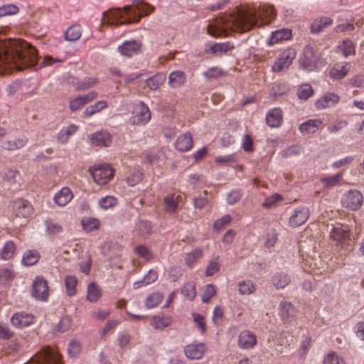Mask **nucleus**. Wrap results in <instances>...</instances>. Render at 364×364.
Returning <instances> with one entry per match:
<instances>
[{"instance_id":"nucleus-1","label":"nucleus","mask_w":364,"mask_h":364,"mask_svg":"<svg viewBox=\"0 0 364 364\" xmlns=\"http://www.w3.org/2000/svg\"><path fill=\"white\" fill-rule=\"evenodd\" d=\"M274 16L275 11L272 6H246L240 9L237 14L209 21L207 33L213 37L227 36L232 31L242 33L269 23Z\"/></svg>"},{"instance_id":"nucleus-2","label":"nucleus","mask_w":364,"mask_h":364,"mask_svg":"<svg viewBox=\"0 0 364 364\" xmlns=\"http://www.w3.org/2000/svg\"><path fill=\"white\" fill-rule=\"evenodd\" d=\"M36 49L28 42L18 39L0 41V74L11 70L33 68L38 62Z\"/></svg>"},{"instance_id":"nucleus-3","label":"nucleus","mask_w":364,"mask_h":364,"mask_svg":"<svg viewBox=\"0 0 364 364\" xmlns=\"http://www.w3.org/2000/svg\"><path fill=\"white\" fill-rule=\"evenodd\" d=\"M134 10L132 6H126L124 9H112L104 14L103 21L109 25L127 24L134 21Z\"/></svg>"},{"instance_id":"nucleus-4","label":"nucleus","mask_w":364,"mask_h":364,"mask_svg":"<svg viewBox=\"0 0 364 364\" xmlns=\"http://www.w3.org/2000/svg\"><path fill=\"white\" fill-rule=\"evenodd\" d=\"M26 364H63V362L57 348L45 346L36 352Z\"/></svg>"},{"instance_id":"nucleus-5","label":"nucleus","mask_w":364,"mask_h":364,"mask_svg":"<svg viewBox=\"0 0 364 364\" xmlns=\"http://www.w3.org/2000/svg\"><path fill=\"white\" fill-rule=\"evenodd\" d=\"M89 171L95 182L99 186L109 183L114 174V170L107 164L92 166Z\"/></svg>"},{"instance_id":"nucleus-6","label":"nucleus","mask_w":364,"mask_h":364,"mask_svg":"<svg viewBox=\"0 0 364 364\" xmlns=\"http://www.w3.org/2000/svg\"><path fill=\"white\" fill-rule=\"evenodd\" d=\"M350 230L348 225L337 224L333 226L329 232V237L335 242V245L344 247L350 241Z\"/></svg>"},{"instance_id":"nucleus-7","label":"nucleus","mask_w":364,"mask_h":364,"mask_svg":"<svg viewBox=\"0 0 364 364\" xmlns=\"http://www.w3.org/2000/svg\"><path fill=\"white\" fill-rule=\"evenodd\" d=\"M296 56V51L293 48H288L281 51L272 65V70L274 73H279L288 68Z\"/></svg>"},{"instance_id":"nucleus-8","label":"nucleus","mask_w":364,"mask_h":364,"mask_svg":"<svg viewBox=\"0 0 364 364\" xmlns=\"http://www.w3.org/2000/svg\"><path fill=\"white\" fill-rule=\"evenodd\" d=\"M342 205L351 210H359L363 203V195L357 190L351 189L341 198Z\"/></svg>"},{"instance_id":"nucleus-9","label":"nucleus","mask_w":364,"mask_h":364,"mask_svg":"<svg viewBox=\"0 0 364 364\" xmlns=\"http://www.w3.org/2000/svg\"><path fill=\"white\" fill-rule=\"evenodd\" d=\"M31 295L39 301L48 300L50 293L48 282L41 276L36 277L33 282Z\"/></svg>"},{"instance_id":"nucleus-10","label":"nucleus","mask_w":364,"mask_h":364,"mask_svg":"<svg viewBox=\"0 0 364 364\" xmlns=\"http://www.w3.org/2000/svg\"><path fill=\"white\" fill-rule=\"evenodd\" d=\"M289 337H291V336L289 332L281 333L279 338L276 332H272L267 338L269 347L278 353H281L282 352V346L290 345V342L288 340Z\"/></svg>"},{"instance_id":"nucleus-11","label":"nucleus","mask_w":364,"mask_h":364,"mask_svg":"<svg viewBox=\"0 0 364 364\" xmlns=\"http://www.w3.org/2000/svg\"><path fill=\"white\" fill-rule=\"evenodd\" d=\"M9 208L12 214L18 218H28L31 215L33 210L30 203L22 198H17L13 200L9 205Z\"/></svg>"},{"instance_id":"nucleus-12","label":"nucleus","mask_w":364,"mask_h":364,"mask_svg":"<svg viewBox=\"0 0 364 364\" xmlns=\"http://www.w3.org/2000/svg\"><path fill=\"white\" fill-rule=\"evenodd\" d=\"M340 96L333 92H326L315 102V107L318 110L334 107L340 102Z\"/></svg>"},{"instance_id":"nucleus-13","label":"nucleus","mask_w":364,"mask_h":364,"mask_svg":"<svg viewBox=\"0 0 364 364\" xmlns=\"http://www.w3.org/2000/svg\"><path fill=\"white\" fill-rule=\"evenodd\" d=\"M310 211L308 207L299 206L294 210L289 217V222L292 227H299L304 224L309 218Z\"/></svg>"},{"instance_id":"nucleus-14","label":"nucleus","mask_w":364,"mask_h":364,"mask_svg":"<svg viewBox=\"0 0 364 364\" xmlns=\"http://www.w3.org/2000/svg\"><path fill=\"white\" fill-rule=\"evenodd\" d=\"M318 61V56L314 53L313 48L306 46L303 51V56L301 58V64L308 70H314Z\"/></svg>"},{"instance_id":"nucleus-15","label":"nucleus","mask_w":364,"mask_h":364,"mask_svg":"<svg viewBox=\"0 0 364 364\" xmlns=\"http://www.w3.org/2000/svg\"><path fill=\"white\" fill-rule=\"evenodd\" d=\"M206 351V347L202 343H193L187 345L184 348L186 357L192 360L200 359Z\"/></svg>"},{"instance_id":"nucleus-16","label":"nucleus","mask_w":364,"mask_h":364,"mask_svg":"<svg viewBox=\"0 0 364 364\" xmlns=\"http://www.w3.org/2000/svg\"><path fill=\"white\" fill-rule=\"evenodd\" d=\"M257 344V337L250 331L244 330L238 336V346L241 349H251Z\"/></svg>"},{"instance_id":"nucleus-17","label":"nucleus","mask_w":364,"mask_h":364,"mask_svg":"<svg viewBox=\"0 0 364 364\" xmlns=\"http://www.w3.org/2000/svg\"><path fill=\"white\" fill-rule=\"evenodd\" d=\"M97 97V92L95 91H91L85 95H79L70 100L69 107L73 112L77 111Z\"/></svg>"},{"instance_id":"nucleus-18","label":"nucleus","mask_w":364,"mask_h":364,"mask_svg":"<svg viewBox=\"0 0 364 364\" xmlns=\"http://www.w3.org/2000/svg\"><path fill=\"white\" fill-rule=\"evenodd\" d=\"M28 141V138L25 136L16 139H6L1 141V147L3 149L14 151L23 148Z\"/></svg>"},{"instance_id":"nucleus-19","label":"nucleus","mask_w":364,"mask_h":364,"mask_svg":"<svg viewBox=\"0 0 364 364\" xmlns=\"http://www.w3.org/2000/svg\"><path fill=\"white\" fill-rule=\"evenodd\" d=\"M73 197L74 195L70 188L65 186L54 195L53 201L57 205L64 207L73 200Z\"/></svg>"},{"instance_id":"nucleus-20","label":"nucleus","mask_w":364,"mask_h":364,"mask_svg":"<svg viewBox=\"0 0 364 364\" xmlns=\"http://www.w3.org/2000/svg\"><path fill=\"white\" fill-rule=\"evenodd\" d=\"M279 314L284 322H290L296 316V309L290 302L282 301L279 304Z\"/></svg>"},{"instance_id":"nucleus-21","label":"nucleus","mask_w":364,"mask_h":364,"mask_svg":"<svg viewBox=\"0 0 364 364\" xmlns=\"http://www.w3.org/2000/svg\"><path fill=\"white\" fill-rule=\"evenodd\" d=\"M323 127L321 119H311L301 124L299 129L302 134H314Z\"/></svg>"},{"instance_id":"nucleus-22","label":"nucleus","mask_w":364,"mask_h":364,"mask_svg":"<svg viewBox=\"0 0 364 364\" xmlns=\"http://www.w3.org/2000/svg\"><path fill=\"white\" fill-rule=\"evenodd\" d=\"M11 323L18 328H23L32 324L34 321V317L27 313H16L11 318Z\"/></svg>"},{"instance_id":"nucleus-23","label":"nucleus","mask_w":364,"mask_h":364,"mask_svg":"<svg viewBox=\"0 0 364 364\" xmlns=\"http://www.w3.org/2000/svg\"><path fill=\"white\" fill-rule=\"evenodd\" d=\"M91 143L95 146H109L112 142V136L106 130H101L92 134L90 137Z\"/></svg>"},{"instance_id":"nucleus-24","label":"nucleus","mask_w":364,"mask_h":364,"mask_svg":"<svg viewBox=\"0 0 364 364\" xmlns=\"http://www.w3.org/2000/svg\"><path fill=\"white\" fill-rule=\"evenodd\" d=\"M343 176V171L331 176L323 174L321 176L320 181L325 189L329 190L341 185Z\"/></svg>"},{"instance_id":"nucleus-25","label":"nucleus","mask_w":364,"mask_h":364,"mask_svg":"<svg viewBox=\"0 0 364 364\" xmlns=\"http://www.w3.org/2000/svg\"><path fill=\"white\" fill-rule=\"evenodd\" d=\"M350 71L349 63H337L329 70V75L333 80L343 79Z\"/></svg>"},{"instance_id":"nucleus-26","label":"nucleus","mask_w":364,"mask_h":364,"mask_svg":"<svg viewBox=\"0 0 364 364\" xmlns=\"http://www.w3.org/2000/svg\"><path fill=\"white\" fill-rule=\"evenodd\" d=\"M175 146L182 152L189 151L193 146V137L191 133L186 132L180 135L176 141Z\"/></svg>"},{"instance_id":"nucleus-27","label":"nucleus","mask_w":364,"mask_h":364,"mask_svg":"<svg viewBox=\"0 0 364 364\" xmlns=\"http://www.w3.org/2000/svg\"><path fill=\"white\" fill-rule=\"evenodd\" d=\"M283 120L282 111L280 108H274L268 112L266 115L267 124L271 127H279Z\"/></svg>"},{"instance_id":"nucleus-28","label":"nucleus","mask_w":364,"mask_h":364,"mask_svg":"<svg viewBox=\"0 0 364 364\" xmlns=\"http://www.w3.org/2000/svg\"><path fill=\"white\" fill-rule=\"evenodd\" d=\"M181 199V196L176 193L166 196L164 199L165 211L170 214L175 213Z\"/></svg>"},{"instance_id":"nucleus-29","label":"nucleus","mask_w":364,"mask_h":364,"mask_svg":"<svg viewBox=\"0 0 364 364\" xmlns=\"http://www.w3.org/2000/svg\"><path fill=\"white\" fill-rule=\"evenodd\" d=\"M291 37V31L287 28H282L272 32L268 44L269 46L274 45L282 41L290 39Z\"/></svg>"},{"instance_id":"nucleus-30","label":"nucleus","mask_w":364,"mask_h":364,"mask_svg":"<svg viewBox=\"0 0 364 364\" xmlns=\"http://www.w3.org/2000/svg\"><path fill=\"white\" fill-rule=\"evenodd\" d=\"M186 82V76L183 71H173L168 76V84L172 88H178L183 85Z\"/></svg>"},{"instance_id":"nucleus-31","label":"nucleus","mask_w":364,"mask_h":364,"mask_svg":"<svg viewBox=\"0 0 364 364\" xmlns=\"http://www.w3.org/2000/svg\"><path fill=\"white\" fill-rule=\"evenodd\" d=\"M78 130V126L75 124H70L67 127H63L57 135L58 142L61 144L67 143L70 136L74 135Z\"/></svg>"},{"instance_id":"nucleus-32","label":"nucleus","mask_w":364,"mask_h":364,"mask_svg":"<svg viewBox=\"0 0 364 364\" xmlns=\"http://www.w3.org/2000/svg\"><path fill=\"white\" fill-rule=\"evenodd\" d=\"M336 52L341 53L345 58H348L355 54V46L352 41L346 39L337 46Z\"/></svg>"},{"instance_id":"nucleus-33","label":"nucleus","mask_w":364,"mask_h":364,"mask_svg":"<svg viewBox=\"0 0 364 364\" xmlns=\"http://www.w3.org/2000/svg\"><path fill=\"white\" fill-rule=\"evenodd\" d=\"M166 156L163 150L152 151L146 155V161L150 164L161 166L165 163Z\"/></svg>"},{"instance_id":"nucleus-34","label":"nucleus","mask_w":364,"mask_h":364,"mask_svg":"<svg viewBox=\"0 0 364 364\" xmlns=\"http://www.w3.org/2000/svg\"><path fill=\"white\" fill-rule=\"evenodd\" d=\"M118 51L122 55L131 58L136 53V42L134 40L127 41L118 47Z\"/></svg>"},{"instance_id":"nucleus-35","label":"nucleus","mask_w":364,"mask_h":364,"mask_svg":"<svg viewBox=\"0 0 364 364\" xmlns=\"http://www.w3.org/2000/svg\"><path fill=\"white\" fill-rule=\"evenodd\" d=\"M16 250V247L15 243L11 240L6 241L3 247L0 250V259L1 260L12 259L14 257Z\"/></svg>"},{"instance_id":"nucleus-36","label":"nucleus","mask_w":364,"mask_h":364,"mask_svg":"<svg viewBox=\"0 0 364 364\" xmlns=\"http://www.w3.org/2000/svg\"><path fill=\"white\" fill-rule=\"evenodd\" d=\"M151 112L142 102L138 104V125H144L151 119Z\"/></svg>"},{"instance_id":"nucleus-37","label":"nucleus","mask_w":364,"mask_h":364,"mask_svg":"<svg viewBox=\"0 0 364 364\" xmlns=\"http://www.w3.org/2000/svg\"><path fill=\"white\" fill-rule=\"evenodd\" d=\"M64 284L66 294L68 296H73L77 294V279L75 276H67L65 277Z\"/></svg>"},{"instance_id":"nucleus-38","label":"nucleus","mask_w":364,"mask_h":364,"mask_svg":"<svg viewBox=\"0 0 364 364\" xmlns=\"http://www.w3.org/2000/svg\"><path fill=\"white\" fill-rule=\"evenodd\" d=\"M290 282V278L287 273L279 272L272 277V283L277 289H283Z\"/></svg>"},{"instance_id":"nucleus-39","label":"nucleus","mask_w":364,"mask_h":364,"mask_svg":"<svg viewBox=\"0 0 364 364\" xmlns=\"http://www.w3.org/2000/svg\"><path fill=\"white\" fill-rule=\"evenodd\" d=\"M40 259V255L37 250L26 251L22 258L21 262L25 266H31L35 264Z\"/></svg>"},{"instance_id":"nucleus-40","label":"nucleus","mask_w":364,"mask_h":364,"mask_svg":"<svg viewBox=\"0 0 364 364\" xmlns=\"http://www.w3.org/2000/svg\"><path fill=\"white\" fill-rule=\"evenodd\" d=\"M82 35V29L80 25H73L65 31V38L68 41H75L78 40Z\"/></svg>"},{"instance_id":"nucleus-41","label":"nucleus","mask_w":364,"mask_h":364,"mask_svg":"<svg viewBox=\"0 0 364 364\" xmlns=\"http://www.w3.org/2000/svg\"><path fill=\"white\" fill-rule=\"evenodd\" d=\"M203 255V250L200 248H196L191 252H188L185 258L186 264L189 267L192 268L195 262L201 258Z\"/></svg>"},{"instance_id":"nucleus-42","label":"nucleus","mask_w":364,"mask_h":364,"mask_svg":"<svg viewBox=\"0 0 364 364\" xmlns=\"http://www.w3.org/2000/svg\"><path fill=\"white\" fill-rule=\"evenodd\" d=\"M97 82V78L92 77H87L82 80H79L76 82H73L77 90H87L94 86Z\"/></svg>"},{"instance_id":"nucleus-43","label":"nucleus","mask_w":364,"mask_h":364,"mask_svg":"<svg viewBox=\"0 0 364 364\" xmlns=\"http://www.w3.org/2000/svg\"><path fill=\"white\" fill-rule=\"evenodd\" d=\"M164 295L159 292H153L147 296L145 300V306L148 309L154 308L163 300Z\"/></svg>"},{"instance_id":"nucleus-44","label":"nucleus","mask_w":364,"mask_h":364,"mask_svg":"<svg viewBox=\"0 0 364 364\" xmlns=\"http://www.w3.org/2000/svg\"><path fill=\"white\" fill-rule=\"evenodd\" d=\"M101 291L94 282L90 283L87 289V299L90 302L97 301L101 296Z\"/></svg>"},{"instance_id":"nucleus-45","label":"nucleus","mask_w":364,"mask_h":364,"mask_svg":"<svg viewBox=\"0 0 364 364\" xmlns=\"http://www.w3.org/2000/svg\"><path fill=\"white\" fill-rule=\"evenodd\" d=\"M107 107V104L104 100L97 102L95 104L88 106L84 111V115L90 117L95 113Z\"/></svg>"},{"instance_id":"nucleus-46","label":"nucleus","mask_w":364,"mask_h":364,"mask_svg":"<svg viewBox=\"0 0 364 364\" xmlns=\"http://www.w3.org/2000/svg\"><path fill=\"white\" fill-rule=\"evenodd\" d=\"M83 229L87 232H92L98 230L100 226V222L98 219L94 218H85L81 221Z\"/></svg>"},{"instance_id":"nucleus-47","label":"nucleus","mask_w":364,"mask_h":364,"mask_svg":"<svg viewBox=\"0 0 364 364\" xmlns=\"http://www.w3.org/2000/svg\"><path fill=\"white\" fill-rule=\"evenodd\" d=\"M4 179L9 183L10 185L21 183V174L16 169H9L4 176Z\"/></svg>"},{"instance_id":"nucleus-48","label":"nucleus","mask_w":364,"mask_h":364,"mask_svg":"<svg viewBox=\"0 0 364 364\" xmlns=\"http://www.w3.org/2000/svg\"><path fill=\"white\" fill-rule=\"evenodd\" d=\"M138 22L144 16H146L153 12L154 7L149 4L144 3V0H138Z\"/></svg>"},{"instance_id":"nucleus-49","label":"nucleus","mask_w":364,"mask_h":364,"mask_svg":"<svg viewBox=\"0 0 364 364\" xmlns=\"http://www.w3.org/2000/svg\"><path fill=\"white\" fill-rule=\"evenodd\" d=\"M332 20L328 17H321L319 19L315 20L311 24V31L317 33L321 31L326 26L331 25Z\"/></svg>"},{"instance_id":"nucleus-50","label":"nucleus","mask_w":364,"mask_h":364,"mask_svg":"<svg viewBox=\"0 0 364 364\" xmlns=\"http://www.w3.org/2000/svg\"><path fill=\"white\" fill-rule=\"evenodd\" d=\"M314 93V89L309 84L301 85L297 89V97L303 100H306L311 97Z\"/></svg>"},{"instance_id":"nucleus-51","label":"nucleus","mask_w":364,"mask_h":364,"mask_svg":"<svg viewBox=\"0 0 364 364\" xmlns=\"http://www.w3.org/2000/svg\"><path fill=\"white\" fill-rule=\"evenodd\" d=\"M171 323V319L168 317L156 316H154L151 325L155 329H163Z\"/></svg>"},{"instance_id":"nucleus-52","label":"nucleus","mask_w":364,"mask_h":364,"mask_svg":"<svg viewBox=\"0 0 364 364\" xmlns=\"http://www.w3.org/2000/svg\"><path fill=\"white\" fill-rule=\"evenodd\" d=\"M165 75L163 74H156L146 81V85L151 90H156L165 80Z\"/></svg>"},{"instance_id":"nucleus-53","label":"nucleus","mask_w":364,"mask_h":364,"mask_svg":"<svg viewBox=\"0 0 364 364\" xmlns=\"http://www.w3.org/2000/svg\"><path fill=\"white\" fill-rule=\"evenodd\" d=\"M117 202V198L114 196H107L99 200L98 205L103 210H108L116 206Z\"/></svg>"},{"instance_id":"nucleus-54","label":"nucleus","mask_w":364,"mask_h":364,"mask_svg":"<svg viewBox=\"0 0 364 364\" xmlns=\"http://www.w3.org/2000/svg\"><path fill=\"white\" fill-rule=\"evenodd\" d=\"M203 76L208 81L216 80L224 75L223 71L218 67H212L203 73Z\"/></svg>"},{"instance_id":"nucleus-55","label":"nucleus","mask_w":364,"mask_h":364,"mask_svg":"<svg viewBox=\"0 0 364 364\" xmlns=\"http://www.w3.org/2000/svg\"><path fill=\"white\" fill-rule=\"evenodd\" d=\"M220 269V265L219 263V258L218 257H214L211 260H210L208 263L205 274L206 277H211L215 273L219 272Z\"/></svg>"},{"instance_id":"nucleus-56","label":"nucleus","mask_w":364,"mask_h":364,"mask_svg":"<svg viewBox=\"0 0 364 364\" xmlns=\"http://www.w3.org/2000/svg\"><path fill=\"white\" fill-rule=\"evenodd\" d=\"M323 364H346L343 358L334 352L328 353L324 356Z\"/></svg>"},{"instance_id":"nucleus-57","label":"nucleus","mask_w":364,"mask_h":364,"mask_svg":"<svg viewBox=\"0 0 364 364\" xmlns=\"http://www.w3.org/2000/svg\"><path fill=\"white\" fill-rule=\"evenodd\" d=\"M158 278V273L154 269L149 270L143 279L138 280V287L146 286L154 282Z\"/></svg>"},{"instance_id":"nucleus-58","label":"nucleus","mask_w":364,"mask_h":364,"mask_svg":"<svg viewBox=\"0 0 364 364\" xmlns=\"http://www.w3.org/2000/svg\"><path fill=\"white\" fill-rule=\"evenodd\" d=\"M19 11L18 6L13 4H4L0 6V18L6 16L14 15Z\"/></svg>"},{"instance_id":"nucleus-59","label":"nucleus","mask_w":364,"mask_h":364,"mask_svg":"<svg viewBox=\"0 0 364 364\" xmlns=\"http://www.w3.org/2000/svg\"><path fill=\"white\" fill-rule=\"evenodd\" d=\"M181 293L190 301L194 299L196 295V291L195 284L193 282H188L186 284L182 290Z\"/></svg>"},{"instance_id":"nucleus-60","label":"nucleus","mask_w":364,"mask_h":364,"mask_svg":"<svg viewBox=\"0 0 364 364\" xmlns=\"http://www.w3.org/2000/svg\"><path fill=\"white\" fill-rule=\"evenodd\" d=\"M65 61L64 58H53L50 55H44L42 61L40 63V68H45L48 66L54 65L56 63H62Z\"/></svg>"},{"instance_id":"nucleus-61","label":"nucleus","mask_w":364,"mask_h":364,"mask_svg":"<svg viewBox=\"0 0 364 364\" xmlns=\"http://www.w3.org/2000/svg\"><path fill=\"white\" fill-rule=\"evenodd\" d=\"M255 290V286L250 281L242 282L239 284V292L242 295H249Z\"/></svg>"},{"instance_id":"nucleus-62","label":"nucleus","mask_w":364,"mask_h":364,"mask_svg":"<svg viewBox=\"0 0 364 364\" xmlns=\"http://www.w3.org/2000/svg\"><path fill=\"white\" fill-rule=\"evenodd\" d=\"M216 294L215 287L210 284L205 287L203 293L202 294V301L203 303H208L210 299Z\"/></svg>"},{"instance_id":"nucleus-63","label":"nucleus","mask_w":364,"mask_h":364,"mask_svg":"<svg viewBox=\"0 0 364 364\" xmlns=\"http://www.w3.org/2000/svg\"><path fill=\"white\" fill-rule=\"evenodd\" d=\"M223 317L224 313L223 309L219 306L215 307L212 316L213 323L216 326L221 325L223 321Z\"/></svg>"},{"instance_id":"nucleus-64","label":"nucleus","mask_w":364,"mask_h":364,"mask_svg":"<svg viewBox=\"0 0 364 364\" xmlns=\"http://www.w3.org/2000/svg\"><path fill=\"white\" fill-rule=\"evenodd\" d=\"M138 257L144 259L145 262H149L153 259L154 255L148 247L140 245L138 246Z\"/></svg>"}]
</instances>
